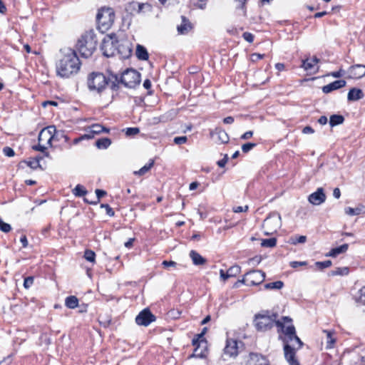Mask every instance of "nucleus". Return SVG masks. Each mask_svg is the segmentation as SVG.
<instances>
[{"mask_svg": "<svg viewBox=\"0 0 365 365\" xmlns=\"http://www.w3.org/2000/svg\"><path fill=\"white\" fill-rule=\"evenodd\" d=\"M162 265L165 268H168L169 267H175L177 266V263L175 262H174V261H172V260H170V261L164 260L162 262Z\"/></svg>", "mask_w": 365, "mask_h": 365, "instance_id": "obj_53", "label": "nucleus"}, {"mask_svg": "<svg viewBox=\"0 0 365 365\" xmlns=\"http://www.w3.org/2000/svg\"><path fill=\"white\" fill-rule=\"evenodd\" d=\"M348 73L351 78H360L365 76V66L362 64H355L348 69Z\"/></svg>", "mask_w": 365, "mask_h": 365, "instance_id": "obj_14", "label": "nucleus"}, {"mask_svg": "<svg viewBox=\"0 0 365 365\" xmlns=\"http://www.w3.org/2000/svg\"><path fill=\"white\" fill-rule=\"evenodd\" d=\"M189 256L191 258L192 263L196 266L203 265L207 262V259L195 250H191Z\"/></svg>", "mask_w": 365, "mask_h": 365, "instance_id": "obj_20", "label": "nucleus"}, {"mask_svg": "<svg viewBox=\"0 0 365 365\" xmlns=\"http://www.w3.org/2000/svg\"><path fill=\"white\" fill-rule=\"evenodd\" d=\"M187 137L186 136H180V137H175L174 138V143L177 145H182L187 142Z\"/></svg>", "mask_w": 365, "mask_h": 365, "instance_id": "obj_51", "label": "nucleus"}, {"mask_svg": "<svg viewBox=\"0 0 365 365\" xmlns=\"http://www.w3.org/2000/svg\"><path fill=\"white\" fill-rule=\"evenodd\" d=\"M228 276L235 277L241 272V267L239 265H233L227 269Z\"/></svg>", "mask_w": 365, "mask_h": 365, "instance_id": "obj_36", "label": "nucleus"}, {"mask_svg": "<svg viewBox=\"0 0 365 365\" xmlns=\"http://www.w3.org/2000/svg\"><path fill=\"white\" fill-rule=\"evenodd\" d=\"M314 129L310 126H306L302 130V133L304 134H311V133H314Z\"/></svg>", "mask_w": 365, "mask_h": 365, "instance_id": "obj_61", "label": "nucleus"}, {"mask_svg": "<svg viewBox=\"0 0 365 365\" xmlns=\"http://www.w3.org/2000/svg\"><path fill=\"white\" fill-rule=\"evenodd\" d=\"M276 326L277 327L278 333H282L283 334L282 336L294 335V332L296 331L295 327L292 324L288 326H285L284 322L278 320L276 322Z\"/></svg>", "mask_w": 365, "mask_h": 365, "instance_id": "obj_15", "label": "nucleus"}, {"mask_svg": "<svg viewBox=\"0 0 365 365\" xmlns=\"http://www.w3.org/2000/svg\"><path fill=\"white\" fill-rule=\"evenodd\" d=\"M73 192L76 196H83L87 192L85 187L81 185H77Z\"/></svg>", "mask_w": 365, "mask_h": 365, "instance_id": "obj_40", "label": "nucleus"}, {"mask_svg": "<svg viewBox=\"0 0 365 365\" xmlns=\"http://www.w3.org/2000/svg\"><path fill=\"white\" fill-rule=\"evenodd\" d=\"M344 118L341 115H332L330 116L329 124L331 127L342 124Z\"/></svg>", "mask_w": 365, "mask_h": 365, "instance_id": "obj_29", "label": "nucleus"}, {"mask_svg": "<svg viewBox=\"0 0 365 365\" xmlns=\"http://www.w3.org/2000/svg\"><path fill=\"white\" fill-rule=\"evenodd\" d=\"M248 365H269V361L262 355L255 353L250 354Z\"/></svg>", "mask_w": 365, "mask_h": 365, "instance_id": "obj_16", "label": "nucleus"}, {"mask_svg": "<svg viewBox=\"0 0 365 365\" xmlns=\"http://www.w3.org/2000/svg\"><path fill=\"white\" fill-rule=\"evenodd\" d=\"M310 214V210L309 207H300L297 211V216L300 219H304L307 215Z\"/></svg>", "mask_w": 365, "mask_h": 365, "instance_id": "obj_35", "label": "nucleus"}, {"mask_svg": "<svg viewBox=\"0 0 365 365\" xmlns=\"http://www.w3.org/2000/svg\"><path fill=\"white\" fill-rule=\"evenodd\" d=\"M210 135L220 143H227L229 141V136L227 133L222 129L216 128L210 132Z\"/></svg>", "mask_w": 365, "mask_h": 365, "instance_id": "obj_17", "label": "nucleus"}, {"mask_svg": "<svg viewBox=\"0 0 365 365\" xmlns=\"http://www.w3.org/2000/svg\"><path fill=\"white\" fill-rule=\"evenodd\" d=\"M96 35L93 30L86 31L78 41L77 48L82 57L88 58L92 56L97 46Z\"/></svg>", "mask_w": 365, "mask_h": 365, "instance_id": "obj_3", "label": "nucleus"}, {"mask_svg": "<svg viewBox=\"0 0 365 365\" xmlns=\"http://www.w3.org/2000/svg\"><path fill=\"white\" fill-rule=\"evenodd\" d=\"M99 322L101 324V326H103V327L106 328V327H108L111 323V319L110 318H108V319H103V317L101 316L100 317V319H99Z\"/></svg>", "mask_w": 365, "mask_h": 365, "instance_id": "obj_50", "label": "nucleus"}, {"mask_svg": "<svg viewBox=\"0 0 365 365\" xmlns=\"http://www.w3.org/2000/svg\"><path fill=\"white\" fill-rule=\"evenodd\" d=\"M245 279L247 286H255L260 284L265 279V272L259 269H253L247 272L245 274Z\"/></svg>", "mask_w": 365, "mask_h": 365, "instance_id": "obj_9", "label": "nucleus"}, {"mask_svg": "<svg viewBox=\"0 0 365 365\" xmlns=\"http://www.w3.org/2000/svg\"><path fill=\"white\" fill-rule=\"evenodd\" d=\"M115 13L111 8H101L96 16L98 28L102 33L106 32L113 25Z\"/></svg>", "mask_w": 365, "mask_h": 365, "instance_id": "obj_4", "label": "nucleus"}, {"mask_svg": "<svg viewBox=\"0 0 365 365\" xmlns=\"http://www.w3.org/2000/svg\"><path fill=\"white\" fill-rule=\"evenodd\" d=\"M349 248L348 244H344L339 247L332 248L327 255V257H336L341 253H344Z\"/></svg>", "mask_w": 365, "mask_h": 365, "instance_id": "obj_22", "label": "nucleus"}, {"mask_svg": "<svg viewBox=\"0 0 365 365\" xmlns=\"http://www.w3.org/2000/svg\"><path fill=\"white\" fill-rule=\"evenodd\" d=\"M344 212L349 216L359 215L365 213V207H356V208L349 207L345 209Z\"/></svg>", "mask_w": 365, "mask_h": 365, "instance_id": "obj_26", "label": "nucleus"}, {"mask_svg": "<svg viewBox=\"0 0 365 365\" xmlns=\"http://www.w3.org/2000/svg\"><path fill=\"white\" fill-rule=\"evenodd\" d=\"M65 306L68 309H75L78 306V299L73 295L68 296L65 299Z\"/></svg>", "mask_w": 365, "mask_h": 365, "instance_id": "obj_25", "label": "nucleus"}, {"mask_svg": "<svg viewBox=\"0 0 365 365\" xmlns=\"http://www.w3.org/2000/svg\"><path fill=\"white\" fill-rule=\"evenodd\" d=\"M227 160H228L227 155H225L223 159L217 161L218 166L220 168L225 167V165H226V163L227 162Z\"/></svg>", "mask_w": 365, "mask_h": 365, "instance_id": "obj_59", "label": "nucleus"}, {"mask_svg": "<svg viewBox=\"0 0 365 365\" xmlns=\"http://www.w3.org/2000/svg\"><path fill=\"white\" fill-rule=\"evenodd\" d=\"M96 194L97 201L94 202V203L97 204L99 202L100 198L103 197L104 195H106V192L104 190L97 189L96 190Z\"/></svg>", "mask_w": 365, "mask_h": 365, "instance_id": "obj_55", "label": "nucleus"}, {"mask_svg": "<svg viewBox=\"0 0 365 365\" xmlns=\"http://www.w3.org/2000/svg\"><path fill=\"white\" fill-rule=\"evenodd\" d=\"M153 165H154V160L151 159L149 160L148 163H147L143 167H142L139 170L134 171L133 173L135 175H140V176L143 175L150 170V168L153 166Z\"/></svg>", "mask_w": 365, "mask_h": 365, "instance_id": "obj_27", "label": "nucleus"}, {"mask_svg": "<svg viewBox=\"0 0 365 365\" xmlns=\"http://www.w3.org/2000/svg\"><path fill=\"white\" fill-rule=\"evenodd\" d=\"M0 230L3 232L8 233L11 230V226L4 222L1 218H0Z\"/></svg>", "mask_w": 365, "mask_h": 365, "instance_id": "obj_42", "label": "nucleus"}, {"mask_svg": "<svg viewBox=\"0 0 365 365\" xmlns=\"http://www.w3.org/2000/svg\"><path fill=\"white\" fill-rule=\"evenodd\" d=\"M3 153L7 157H13L15 155L14 150L10 147L4 148Z\"/></svg>", "mask_w": 365, "mask_h": 365, "instance_id": "obj_49", "label": "nucleus"}, {"mask_svg": "<svg viewBox=\"0 0 365 365\" xmlns=\"http://www.w3.org/2000/svg\"><path fill=\"white\" fill-rule=\"evenodd\" d=\"M41 159V158H36L34 159L29 160L27 161H25L24 163L31 168L32 169H36L37 168L40 167L39 160Z\"/></svg>", "mask_w": 365, "mask_h": 365, "instance_id": "obj_38", "label": "nucleus"}, {"mask_svg": "<svg viewBox=\"0 0 365 365\" xmlns=\"http://www.w3.org/2000/svg\"><path fill=\"white\" fill-rule=\"evenodd\" d=\"M243 38L245 41H247L249 43H252L254 41V36L249 32H245L243 34Z\"/></svg>", "mask_w": 365, "mask_h": 365, "instance_id": "obj_52", "label": "nucleus"}, {"mask_svg": "<svg viewBox=\"0 0 365 365\" xmlns=\"http://www.w3.org/2000/svg\"><path fill=\"white\" fill-rule=\"evenodd\" d=\"M344 80H337L322 87L324 93H329L334 90L343 88L346 86Z\"/></svg>", "mask_w": 365, "mask_h": 365, "instance_id": "obj_19", "label": "nucleus"}, {"mask_svg": "<svg viewBox=\"0 0 365 365\" xmlns=\"http://www.w3.org/2000/svg\"><path fill=\"white\" fill-rule=\"evenodd\" d=\"M140 130L138 128H128L125 130V135L127 136L135 135L139 133Z\"/></svg>", "mask_w": 365, "mask_h": 365, "instance_id": "obj_46", "label": "nucleus"}, {"mask_svg": "<svg viewBox=\"0 0 365 365\" xmlns=\"http://www.w3.org/2000/svg\"><path fill=\"white\" fill-rule=\"evenodd\" d=\"M349 272V269L347 267H337L335 270L331 271L329 275L335 276V275H341L344 276L347 275Z\"/></svg>", "mask_w": 365, "mask_h": 365, "instance_id": "obj_33", "label": "nucleus"}, {"mask_svg": "<svg viewBox=\"0 0 365 365\" xmlns=\"http://www.w3.org/2000/svg\"><path fill=\"white\" fill-rule=\"evenodd\" d=\"M87 84L90 91L100 93L108 84V81L102 73L93 72L88 76Z\"/></svg>", "mask_w": 365, "mask_h": 365, "instance_id": "obj_5", "label": "nucleus"}, {"mask_svg": "<svg viewBox=\"0 0 365 365\" xmlns=\"http://www.w3.org/2000/svg\"><path fill=\"white\" fill-rule=\"evenodd\" d=\"M256 146L255 143H247L242 146V150L243 153H248L250 150Z\"/></svg>", "mask_w": 365, "mask_h": 365, "instance_id": "obj_47", "label": "nucleus"}, {"mask_svg": "<svg viewBox=\"0 0 365 365\" xmlns=\"http://www.w3.org/2000/svg\"><path fill=\"white\" fill-rule=\"evenodd\" d=\"M89 131L91 134H99L102 133L103 131H105L106 133L108 132V129L105 128L100 124H93L91 127H89Z\"/></svg>", "mask_w": 365, "mask_h": 365, "instance_id": "obj_31", "label": "nucleus"}, {"mask_svg": "<svg viewBox=\"0 0 365 365\" xmlns=\"http://www.w3.org/2000/svg\"><path fill=\"white\" fill-rule=\"evenodd\" d=\"M249 207H233V212L236 213L246 212L248 211Z\"/></svg>", "mask_w": 365, "mask_h": 365, "instance_id": "obj_56", "label": "nucleus"}, {"mask_svg": "<svg viewBox=\"0 0 365 365\" xmlns=\"http://www.w3.org/2000/svg\"><path fill=\"white\" fill-rule=\"evenodd\" d=\"M331 260H326V261H324V262H315V266L319 269H324L325 268H327V267H329L331 266Z\"/></svg>", "mask_w": 365, "mask_h": 365, "instance_id": "obj_41", "label": "nucleus"}, {"mask_svg": "<svg viewBox=\"0 0 365 365\" xmlns=\"http://www.w3.org/2000/svg\"><path fill=\"white\" fill-rule=\"evenodd\" d=\"M220 277L225 281L228 278H230V276H228L227 272H225L223 269H220Z\"/></svg>", "mask_w": 365, "mask_h": 365, "instance_id": "obj_63", "label": "nucleus"}, {"mask_svg": "<svg viewBox=\"0 0 365 365\" xmlns=\"http://www.w3.org/2000/svg\"><path fill=\"white\" fill-rule=\"evenodd\" d=\"M135 54H136L137 58L139 60H142V61L148 60V57H149V55H148V53L146 48L144 46L139 45V44L136 47Z\"/></svg>", "mask_w": 365, "mask_h": 365, "instance_id": "obj_24", "label": "nucleus"}, {"mask_svg": "<svg viewBox=\"0 0 365 365\" xmlns=\"http://www.w3.org/2000/svg\"><path fill=\"white\" fill-rule=\"evenodd\" d=\"M279 339L284 343V357L289 365H299L298 360L296 359V349H299L303 346V342L296 334L282 336L279 335Z\"/></svg>", "mask_w": 365, "mask_h": 365, "instance_id": "obj_2", "label": "nucleus"}, {"mask_svg": "<svg viewBox=\"0 0 365 365\" xmlns=\"http://www.w3.org/2000/svg\"><path fill=\"white\" fill-rule=\"evenodd\" d=\"M290 243L297 245L298 243H304L307 241V237L304 235H294L290 238Z\"/></svg>", "mask_w": 365, "mask_h": 365, "instance_id": "obj_37", "label": "nucleus"}, {"mask_svg": "<svg viewBox=\"0 0 365 365\" xmlns=\"http://www.w3.org/2000/svg\"><path fill=\"white\" fill-rule=\"evenodd\" d=\"M34 277L29 276V277H26L24 279V287L26 289L30 288L32 286V284H34Z\"/></svg>", "mask_w": 365, "mask_h": 365, "instance_id": "obj_45", "label": "nucleus"}, {"mask_svg": "<svg viewBox=\"0 0 365 365\" xmlns=\"http://www.w3.org/2000/svg\"><path fill=\"white\" fill-rule=\"evenodd\" d=\"M277 239L275 237H271L269 239H264L262 240L261 246L264 247H274L276 246Z\"/></svg>", "mask_w": 365, "mask_h": 365, "instance_id": "obj_34", "label": "nucleus"}, {"mask_svg": "<svg viewBox=\"0 0 365 365\" xmlns=\"http://www.w3.org/2000/svg\"><path fill=\"white\" fill-rule=\"evenodd\" d=\"M344 74V71L342 70V69H340L339 71H335V72H333L331 73V76L334 78H340L341 76H342Z\"/></svg>", "mask_w": 365, "mask_h": 365, "instance_id": "obj_60", "label": "nucleus"}, {"mask_svg": "<svg viewBox=\"0 0 365 365\" xmlns=\"http://www.w3.org/2000/svg\"><path fill=\"white\" fill-rule=\"evenodd\" d=\"M111 144V140L108 138H102L96 140V145L98 149H106Z\"/></svg>", "mask_w": 365, "mask_h": 365, "instance_id": "obj_28", "label": "nucleus"}, {"mask_svg": "<svg viewBox=\"0 0 365 365\" xmlns=\"http://www.w3.org/2000/svg\"><path fill=\"white\" fill-rule=\"evenodd\" d=\"M283 287L284 282L282 281H276L264 284V288L266 289H281Z\"/></svg>", "mask_w": 365, "mask_h": 365, "instance_id": "obj_32", "label": "nucleus"}, {"mask_svg": "<svg viewBox=\"0 0 365 365\" xmlns=\"http://www.w3.org/2000/svg\"><path fill=\"white\" fill-rule=\"evenodd\" d=\"M48 147H49V146L46 145L45 143L38 142V144L37 145L33 146V149L35 150L44 152L47 149Z\"/></svg>", "mask_w": 365, "mask_h": 365, "instance_id": "obj_48", "label": "nucleus"}, {"mask_svg": "<svg viewBox=\"0 0 365 365\" xmlns=\"http://www.w3.org/2000/svg\"><path fill=\"white\" fill-rule=\"evenodd\" d=\"M278 317L277 313H272L269 314L267 312L264 314H258L256 316V327L259 331H264L271 329L274 324L276 325V322Z\"/></svg>", "mask_w": 365, "mask_h": 365, "instance_id": "obj_6", "label": "nucleus"}, {"mask_svg": "<svg viewBox=\"0 0 365 365\" xmlns=\"http://www.w3.org/2000/svg\"><path fill=\"white\" fill-rule=\"evenodd\" d=\"M83 257L87 261L94 262L96 259V253L91 250H86Z\"/></svg>", "mask_w": 365, "mask_h": 365, "instance_id": "obj_39", "label": "nucleus"}, {"mask_svg": "<svg viewBox=\"0 0 365 365\" xmlns=\"http://www.w3.org/2000/svg\"><path fill=\"white\" fill-rule=\"evenodd\" d=\"M363 92L359 88H353L348 93L347 98L349 101H355L362 98Z\"/></svg>", "mask_w": 365, "mask_h": 365, "instance_id": "obj_21", "label": "nucleus"}, {"mask_svg": "<svg viewBox=\"0 0 365 365\" xmlns=\"http://www.w3.org/2000/svg\"><path fill=\"white\" fill-rule=\"evenodd\" d=\"M20 242L22 244L23 247H26L28 246V240L26 235H22L20 238Z\"/></svg>", "mask_w": 365, "mask_h": 365, "instance_id": "obj_62", "label": "nucleus"}, {"mask_svg": "<svg viewBox=\"0 0 365 365\" xmlns=\"http://www.w3.org/2000/svg\"><path fill=\"white\" fill-rule=\"evenodd\" d=\"M120 82L127 88H134L140 83V75L134 69H127L122 73Z\"/></svg>", "mask_w": 365, "mask_h": 365, "instance_id": "obj_7", "label": "nucleus"}, {"mask_svg": "<svg viewBox=\"0 0 365 365\" xmlns=\"http://www.w3.org/2000/svg\"><path fill=\"white\" fill-rule=\"evenodd\" d=\"M237 341L234 339H227L226 346L224 349L225 354L229 355L230 356L237 355Z\"/></svg>", "mask_w": 365, "mask_h": 365, "instance_id": "obj_18", "label": "nucleus"}, {"mask_svg": "<svg viewBox=\"0 0 365 365\" xmlns=\"http://www.w3.org/2000/svg\"><path fill=\"white\" fill-rule=\"evenodd\" d=\"M61 138H63L65 141H68V138L62 130H56L55 131V138L58 140H60Z\"/></svg>", "mask_w": 365, "mask_h": 365, "instance_id": "obj_44", "label": "nucleus"}, {"mask_svg": "<svg viewBox=\"0 0 365 365\" xmlns=\"http://www.w3.org/2000/svg\"><path fill=\"white\" fill-rule=\"evenodd\" d=\"M156 317L152 314L148 308L142 310L135 317V322L138 325L148 327L150 324L155 322Z\"/></svg>", "mask_w": 365, "mask_h": 365, "instance_id": "obj_11", "label": "nucleus"}, {"mask_svg": "<svg viewBox=\"0 0 365 365\" xmlns=\"http://www.w3.org/2000/svg\"><path fill=\"white\" fill-rule=\"evenodd\" d=\"M113 42H110V40L108 41H104L103 43L102 50L103 51V54L106 56H110L113 55V52H108L107 51V47L110 46V44H112Z\"/></svg>", "mask_w": 365, "mask_h": 365, "instance_id": "obj_43", "label": "nucleus"}, {"mask_svg": "<svg viewBox=\"0 0 365 365\" xmlns=\"http://www.w3.org/2000/svg\"><path fill=\"white\" fill-rule=\"evenodd\" d=\"M307 262L305 261L298 262V261H292L290 262V267L292 268H297L299 266L307 265Z\"/></svg>", "mask_w": 365, "mask_h": 365, "instance_id": "obj_54", "label": "nucleus"}, {"mask_svg": "<svg viewBox=\"0 0 365 365\" xmlns=\"http://www.w3.org/2000/svg\"><path fill=\"white\" fill-rule=\"evenodd\" d=\"M309 202L313 205H319L325 202L326 195L322 187H319L316 192L309 196Z\"/></svg>", "mask_w": 365, "mask_h": 365, "instance_id": "obj_13", "label": "nucleus"}, {"mask_svg": "<svg viewBox=\"0 0 365 365\" xmlns=\"http://www.w3.org/2000/svg\"><path fill=\"white\" fill-rule=\"evenodd\" d=\"M319 59L316 56L307 58L302 61V68L310 73H316L319 71L318 63Z\"/></svg>", "mask_w": 365, "mask_h": 365, "instance_id": "obj_12", "label": "nucleus"}, {"mask_svg": "<svg viewBox=\"0 0 365 365\" xmlns=\"http://www.w3.org/2000/svg\"><path fill=\"white\" fill-rule=\"evenodd\" d=\"M62 56L56 62V74L63 78L76 75L80 70L81 63L76 52L67 48L61 50Z\"/></svg>", "mask_w": 365, "mask_h": 365, "instance_id": "obj_1", "label": "nucleus"}, {"mask_svg": "<svg viewBox=\"0 0 365 365\" xmlns=\"http://www.w3.org/2000/svg\"><path fill=\"white\" fill-rule=\"evenodd\" d=\"M12 356L9 355L7 357L4 358L2 361H0V365H8L12 361Z\"/></svg>", "mask_w": 365, "mask_h": 365, "instance_id": "obj_58", "label": "nucleus"}, {"mask_svg": "<svg viewBox=\"0 0 365 365\" xmlns=\"http://www.w3.org/2000/svg\"><path fill=\"white\" fill-rule=\"evenodd\" d=\"M324 332L327 334V349H331L336 342V339L333 336V333L330 331L324 330Z\"/></svg>", "mask_w": 365, "mask_h": 365, "instance_id": "obj_30", "label": "nucleus"}, {"mask_svg": "<svg viewBox=\"0 0 365 365\" xmlns=\"http://www.w3.org/2000/svg\"><path fill=\"white\" fill-rule=\"evenodd\" d=\"M55 131L56 127L54 125H49L43 128L38 134V142L51 146L52 140L55 138Z\"/></svg>", "mask_w": 365, "mask_h": 365, "instance_id": "obj_10", "label": "nucleus"}, {"mask_svg": "<svg viewBox=\"0 0 365 365\" xmlns=\"http://www.w3.org/2000/svg\"><path fill=\"white\" fill-rule=\"evenodd\" d=\"M252 135H253V132L250 130V131L245 132L243 135H242L240 138L242 140H248L250 138H252Z\"/></svg>", "mask_w": 365, "mask_h": 365, "instance_id": "obj_57", "label": "nucleus"}, {"mask_svg": "<svg viewBox=\"0 0 365 365\" xmlns=\"http://www.w3.org/2000/svg\"><path fill=\"white\" fill-rule=\"evenodd\" d=\"M200 185V183L197 182H192L189 185L190 190L192 191L196 190Z\"/></svg>", "mask_w": 365, "mask_h": 365, "instance_id": "obj_64", "label": "nucleus"}, {"mask_svg": "<svg viewBox=\"0 0 365 365\" xmlns=\"http://www.w3.org/2000/svg\"><path fill=\"white\" fill-rule=\"evenodd\" d=\"M207 341L203 336V333L195 335L192 340V344L195 346L193 356L199 358L205 356V344Z\"/></svg>", "mask_w": 365, "mask_h": 365, "instance_id": "obj_8", "label": "nucleus"}, {"mask_svg": "<svg viewBox=\"0 0 365 365\" xmlns=\"http://www.w3.org/2000/svg\"><path fill=\"white\" fill-rule=\"evenodd\" d=\"M190 21L185 17L182 16V23L178 26V31L180 34H185L191 29Z\"/></svg>", "mask_w": 365, "mask_h": 365, "instance_id": "obj_23", "label": "nucleus"}]
</instances>
